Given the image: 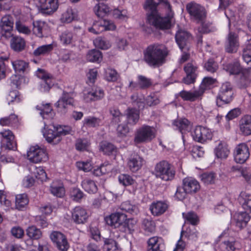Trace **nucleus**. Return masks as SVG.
I'll return each mask as SVG.
<instances>
[{
    "instance_id": "13d9d810",
    "label": "nucleus",
    "mask_w": 251,
    "mask_h": 251,
    "mask_svg": "<svg viewBox=\"0 0 251 251\" xmlns=\"http://www.w3.org/2000/svg\"><path fill=\"white\" fill-rule=\"evenodd\" d=\"M142 226L144 230L148 233H152L155 230V223L151 219H144Z\"/></svg>"
},
{
    "instance_id": "b1692460",
    "label": "nucleus",
    "mask_w": 251,
    "mask_h": 251,
    "mask_svg": "<svg viewBox=\"0 0 251 251\" xmlns=\"http://www.w3.org/2000/svg\"><path fill=\"white\" fill-rule=\"evenodd\" d=\"M240 134L244 136L251 135V115H245L239 121Z\"/></svg>"
},
{
    "instance_id": "dca6fc26",
    "label": "nucleus",
    "mask_w": 251,
    "mask_h": 251,
    "mask_svg": "<svg viewBox=\"0 0 251 251\" xmlns=\"http://www.w3.org/2000/svg\"><path fill=\"white\" fill-rule=\"evenodd\" d=\"M116 28L114 23L110 20H102L94 22L92 26L88 28V31L95 34H99L106 30H114Z\"/></svg>"
},
{
    "instance_id": "0e129e2a",
    "label": "nucleus",
    "mask_w": 251,
    "mask_h": 251,
    "mask_svg": "<svg viewBox=\"0 0 251 251\" xmlns=\"http://www.w3.org/2000/svg\"><path fill=\"white\" fill-rule=\"evenodd\" d=\"M242 57L244 60L250 66L248 70L251 69V44H248L243 50Z\"/></svg>"
},
{
    "instance_id": "f257e3e1",
    "label": "nucleus",
    "mask_w": 251,
    "mask_h": 251,
    "mask_svg": "<svg viewBox=\"0 0 251 251\" xmlns=\"http://www.w3.org/2000/svg\"><path fill=\"white\" fill-rule=\"evenodd\" d=\"M144 8L147 24L159 30L171 28L174 13L168 0H146Z\"/></svg>"
},
{
    "instance_id": "338daca9",
    "label": "nucleus",
    "mask_w": 251,
    "mask_h": 251,
    "mask_svg": "<svg viewBox=\"0 0 251 251\" xmlns=\"http://www.w3.org/2000/svg\"><path fill=\"white\" fill-rule=\"evenodd\" d=\"M119 77L120 75L115 69H108L106 72L105 78L109 82H116Z\"/></svg>"
},
{
    "instance_id": "e2e57ef3",
    "label": "nucleus",
    "mask_w": 251,
    "mask_h": 251,
    "mask_svg": "<svg viewBox=\"0 0 251 251\" xmlns=\"http://www.w3.org/2000/svg\"><path fill=\"white\" fill-rule=\"evenodd\" d=\"M45 22L42 21H35L33 23V32L36 36L42 37H43V29L45 26Z\"/></svg>"
},
{
    "instance_id": "5fc2aeb1",
    "label": "nucleus",
    "mask_w": 251,
    "mask_h": 251,
    "mask_svg": "<svg viewBox=\"0 0 251 251\" xmlns=\"http://www.w3.org/2000/svg\"><path fill=\"white\" fill-rule=\"evenodd\" d=\"M16 207L18 209L24 207L28 203L27 196L25 194H19L16 196Z\"/></svg>"
},
{
    "instance_id": "423d86ee",
    "label": "nucleus",
    "mask_w": 251,
    "mask_h": 251,
    "mask_svg": "<svg viewBox=\"0 0 251 251\" xmlns=\"http://www.w3.org/2000/svg\"><path fill=\"white\" fill-rule=\"evenodd\" d=\"M154 170L157 177L164 181L173 180L176 175V171L172 165L166 160L157 163Z\"/></svg>"
},
{
    "instance_id": "f8f14e48",
    "label": "nucleus",
    "mask_w": 251,
    "mask_h": 251,
    "mask_svg": "<svg viewBox=\"0 0 251 251\" xmlns=\"http://www.w3.org/2000/svg\"><path fill=\"white\" fill-rule=\"evenodd\" d=\"M186 76L182 79V82L187 85L194 84L198 76V66L194 61L186 63L183 67Z\"/></svg>"
},
{
    "instance_id": "393cba45",
    "label": "nucleus",
    "mask_w": 251,
    "mask_h": 251,
    "mask_svg": "<svg viewBox=\"0 0 251 251\" xmlns=\"http://www.w3.org/2000/svg\"><path fill=\"white\" fill-rule=\"evenodd\" d=\"M168 208V204L165 201H156L151 203L150 206L151 213L155 216L164 214Z\"/></svg>"
},
{
    "instance_id": "e433bc0d",
    "label": "nucleus",
    "mask_w": 251,
    "mask_h": 251,
    "mask_svg": "<svg viewBox=\"0 0 251 251\" xmlns=\"http://www.w3.org/2000/svg\"><path fill=\"white\" fill-rule=\"evenodd\" d=\"M91 145L90 141L86 138H79L75 143V149L79 151H88Z\"/></svg>"
},
{
    "instance_id": "473e14b6",
    "label": "nucleus",
    "mask_w": 251,
    "mask_h": 251,
    "mask_svg": "<svg viewBox=\"0 0 251 251\" xmlns=\"http://www.w3.org/2000/svg\"><path fill=\"white\" fill-rule=\"evenodd\" d=\"M86 58L89 62L99 63L102 60V53L98 50L92 49L87 52Z\"/></svg>"
},
{
    "instance_id": "4468645a",
    "label": "nucleus",
    "mask_w": 251,
    "mask_h": 251,
    "mask_svg": "<svg viewBox=\"0 0 251 251\" xmlns=\"http://www.w3.org/2000/svg\"><path fill=\"white\" fill-rule=\"evenodd\" d=\"M70 213L71 216L67 214L68 217L66 219L71 218L75 224H84L87 222L89 216L86 210L80 206H75L70 211Z\"/></svg>"
},
{
    "instance_id": "0eeeda50",
    "label": "nucleus",
    "mask_w": 251,
    "mask_h": 251,
    "mask_svg": "<svg viewBox=\"0 0 251 251\" xmlns=\"http://www.w3.org/2000/svg\"><path fill=\"white\" fill-rule=\"evenodd\" d=\"M224 68L230 75H238L241 74L240 81L243 85L246 87L250 82L248 75L240 65L238 60L235 59L233 61L227 63L224 65Z\"/></svg>"
},
{
    "instance_id": "69168bd1",
    "label": "nucleus",
    "mask_w": 251,
    "mask_h": 251,
    "mask_svg": "<svg viewBox=\"0 0 251 251\" xmlns=\"http://www.w3.org/2000/svg\"><path fill=\"white\" fill-rule=\"evenodd\" d=\"M84 193L77 188H72L70 190V196L72 199L75 201L79 202L83 197Z\"/></svg>"
},
{
    "instance_id": "c756f323",
    "label": "nucleus",
    "mask_w": 251,
    "mask_h": 251,
    "mask_svg": "<svg viewBox=\"0 0 251 251\" xmlns=\"http://www.w3.org/2000/svg\"><path fill=\"white\" fill-rule=\"evenodd\" d=\"M83 127L87 128H98L102 125V120L98 117L89 116L82 121Z\"/></svg>"
},
{
    "instance_id": "5701e85b",
    "label": "nucleus",
    "mask_w": 251,
    "mask_h": 251,
    "mask_svg": "<svg viewBox=\"0 0 251 251\" xmlns=\"http://www.w3.org/2000/svg\"><path fill=\"white\" fill-rule=\"evenodd\" d=\"M124 116L127 125L135 126L139 120L140 112L135 107H129L125 110Z\"/></svg>"
},
{
    "instance_id": "f03ea898",
    "label": "nucleus",
    "mask_w": 251,
    "mask_h": 251,
    "mask_svg": "<svg viewBox=\"0 0 251 251\" xmlns=\"http://www.w3.org/2000/svg\"><path fill=\"white\" fill-rule=\"evenodd\" d=\"M106 224L117 231L126 234H131L134 231L137 223L132 218H127V215L123 212H116L104 218Z\"/></svg>"
},
{
    "instance_id": "c85d7f7f",
    "label": "nucleus",
    "mask_w": 251,
    "mask_h": 251,
    "mask_svg": "<svg viewBox=\"0 0 251 251\" xmlns=\"http://www.w3.org/2000/svg\"><path fill=\"white\" fill-rule=\"evenodd\" d=\"M190 122L185 118H177L173 122V125L176 126L182 134L190 130Z\"/></svg>"
},
{
    "instance_id": "4d7b16f0",
    "label": "nucleus",
    "mask_w": 251,
    "mask_h": 251,
    "mask_svg": "<svg viewBox=\"0 0 251 251\" xmlns=\"http://www.w3.org/2000/svg\"><path fill=\"white\" fill-rule=\"evenodd\" d=\"M130 99L132 101V104L136 106L137 110H143L145 106V103L144 99L139 98L138 94H133L131 96Z\"/></svg>"
},
{
    "instance_id": "412c9836",
    "label": "nucleus",
    "mask_w": 251,
    "mask_h": 251,
    "mask_svg": "<svg viewBox=\"0 0 251 251\" xmlns=\"http://www.w3.org/2000/svg\"><path fill=\"white\" fill-rule=\"evenodd\" d=\"M182 186L184 191L188 194L193 195L200 190L201 186L199 182L195 178L185 177L182 180Z\"/></svg>"
},
{
    "instance_id": "4c0bfd02",
    "label": "nucleus",
    "mask_w": 251,
    "mask_h": 251,
    "mask_svg": "<svg viewBox=\"0 0 251 251\" xmlns=\"http://www.w3.org/2000/svg\"><path fill=\"white\" fill-rule=\"evenodd\" d=\"M215 155L218 158H226L228 156L229 151L226 145H224L221 142L214 150Z\"/></svg>"
},
{
    "instance_id": "4be33fe9",
    "label": "nucleus",
    "mask_w": 251,
    "mask_h": 251,
    "mask_svg": "<svg viewBox=\"0 0 251 251\" xmlns=\"http://www.w3.org/2000/svg\"><path fill=\"white\" fill-rule=\"evenodd\" d=\"M40 11L46 15H50L55 11L58 8L57 0H39Z\"/></svg>"
},
{
    "instance_id": "c03bdc74",
    "label": "nucleus",
    "mask_w": 251,
    "mask_h": 251,
    "mask_svg": "<svg viewBox=\"0 0 251 251\" xmlns=\"http://www.w3.org/2000/svg\"><path fill=\"white\" fill-rule=\"evenodd\" d=\"M74 95V88L70 87L69 91L64 90V109L66 108V105H69L72 106H74L75 100L73 98Z\"/></svg>"
},
{
    "instance_id": "7c9ffc66",
    "label": "nucleus",
    "mask_w": 251,
    "mask_h": 251,
    "mask_svg": "<svg viewBox=\"0 0 251 251\" xmlns=\"http://www.w3.org/2000/svg\"><path fill=\"white\" fill-rule=\"evenodd\" d=\"M11 49L16 52H21L25 50V41L19 36L13 37L10 41Z\"/></svg>"
},
{
    "instance_id": "680f3d73",
    "label": "nucleus",
    "mask_w": 251,
    "mask_h": 251,
    "mask_svg": "<svg viewBox=\"0 0 251 251\" xmlns=\"http://www.w3.org/2000/svg\"><path fill=\"white\" fill-rule=\"evenodd\" d=\"M237 244L235 241H225L221 244V247L223 249V251H239V249L237 247Z\"/></svg>"
},
{
    "instance_id": "a18cd8bd",
    "label": "nucleus",
    "mask_w": 251,
    "mask_h": 251,
    "mask_svg": "<svg viewBox=\"0 0 251 251\" xmlns=\"http://www.w3.org/2000/svg\"><path fill=\"white\" fill-rule=\"evenodd\" d=\"M216 177V174L212 172L203 173L200 176L201 181L206 185L214 184Z\"/></svg>"
},
{
    "instance_id": "ea45409f",
    "label": "nucleus",
    "mask_w": 251,
    "mask_h": 251,
    "mask_svg": "<svg viewBox=\"0 0 251 251\" xmlns=\"http://www.w3.org/2000/svg\"><path fill=\"white\" fill-rule=\"evenodd\" d=\"M120 209L132 215H137L139 212L137 206L132 204L129 201L123 202L120 205Z\"/></svg>"
},
{
    "instance_id": "37998d69",
    "label": "nucleus",
    "mask_w": 251,
    "mask_h": 251,
    "mask_svg": "<svg viewBox=\"0 0 251 251\" xmlns=\"http://www.w3.org/2000/svg\"><path fill=\"white\" fill-rule=\"evenodd\" d=\"M26 234L30 239L33 240H38L42 236V233L40 229L34 226H29L26 229Z\"/></svg>"
},
{
    "instance_id": "09e8293b",
    "label": "nucleus",
    "mask_w": 251,
    "mask_h": 251,
    "mask_svg": "<svg viewBox=\"0 0 251 251\" xmlns=\"http://www.w3.org/2000/svg\"><path fill=\"white\" fill-rule=\"evenodd\" d=\"M148 251H156L160 247H164V244L160 243L159 239L157 237H152L150 238L148 241Z\"/></svg>"
},
{
    "instance_id": "20e7f679",
    "label": "nucleus",
    "mask_w": 251,
    "mask_h": 251,
    "mask_svg": "<svg viewBox=\"0 0 251 251\" xmlns=\"http://www.w3.org/2000/svg\"><path fill=\"white\" fill-rule=\"evenodd\" d=\"M239 201L245 211L240 212L236 215V225L242 228L246 226L250 220L249 214L251 213V195L241 193Z\"/></svg>"
},
{
    "instance_id": "3c124183",
    "label": "nucleus",
    "mask_w": 251,
    "mask_h": 251,
    "mask_svg": "<svg viewBox=\"0 0 251 251\" xmlns=\"http://www.w3.org/2000/svg\"><path fill=\"white\" fill-rule=\"evenodd\" d=\"M118 180L120 184L124 186L133 185L134 183L136 182L135 180L131 176L125 174H120L118 176Z\"/></svg>"
},
{
    "instance_id": "bb28decb",
    "label": "nucleus",
    "mask_w": 251,
    "mask_h": 251,
    "mask_svg": "<svg viewBox=\"0 0 251 251\" xmlns=\"http://www.w3.org/2000/svg\"><path fill=\"white\" fill-rule=\"evenodd\" d=\"M239 47L237 36L234 33L230 32L228 34L227 42L225 46V50L228 53L236 52Z\"/></svg>"
},
{
    "instance_id": "052dcab7",
    "label": "nucleus",
    "mask_w": 251,
    "mask_h": 251,
    "mask_svg": "<svg viewBox=\"0 0 251 251\" xmlns=\"http://www.w3.org/2000/svg\"><path fill=\"white\" fill-rule=\"evenodd\" d=\"M12 63L16 72H24L28 68V63L23 60H16L12 62Z\"/></svg>"
},
{
    "instance_id": "9b49d317",
    "label": "nucleus",
    "mask_w": 251,
    "mask_h": 251,
    "mask_svg": "<svg viewBox=\"0 0 251 251\" xmlns=\"http://www.w3.org/2000/svg\"><path fill=\"white\" fill-rule=\"evenodd\" d=\"M191 134L194 141L201 144L211 141L213 137V133L210 128L200 125L195 127Z\"/></svg>"
},
{
    "instance_id": "774afa93",
    "label": "nucleus",
    "mask_w": 251,
    "mask_h": 251,
    "mask_svg": "<svg viewBox=\"0 0 251 251\" xmlns=\"http://www.w3.org/2000/svg\"><path fill=\"white\" fill-rule=\"evenodd\" d=\"M113 17L117 20L124 21L128 18L127 11L126 10H120L118 8L114 9L112 11Z\"/></svg>"
},
{
    "instance_id": "de8ad7c7",
    "label": "nucleus",
    "mask_w": 251,
    "mask_h": 251,
    "mask_svg": "<svg viewBox=\"0 0 251 251\" xmlns=\"http://www.w3.org/2000/svg\"><path fill=\"white\" fill-rule=\"evenodd\" d=\"M203 68L208 72L214 73L218 70L219 65L213 58H210L205 62Z\"/></svg>"
},
{
    "instance_id": "6e6552de",
    "label": "nucleus",
    "mask_w": 251,
    "mask_h": 251,
    "mask_svg": "<svg viewBox=\"0 0 251 251\" xmlns=\"http://www.w3.org/2000/svg\"><path fill=\"white\" fill-rule=\"evenodd\" d=\"M186 9L190 15V19L197 24H199L206 18L207 12L205 9L199 4L194 2H189L187 4Z\"/></svg>"
},
{
    "instance_id": "603ef678",
    "label": "nucleus",
    "mask_w": 251,
    "mask_h": 251,
    "mask_svg": "<svg viewBox=\"0 0 251 251\" xmlns=\"http://www.w3.org/2000/svg\"><path fill=\"white\" fill-rule=\"evenodd\" d=\"M36 109L40 111V114L44 119L48 118L50 115L52 116L51 112L52 109L50 103L38 105L36 106Z\"/></svg>"
},
{
    "instance_id": "cd10ccee",
    "label": "nucleus",
    "mask_w": 251,
    "mask_h": 251,
    "mask_svg": "<svg viewBox=\"0 0 251 251\" xmlns=\"http://www.w3.org/2000/svg\"><path fill=\"white\" fill-rule=\"evenodd\" d=\"M199 24L200 25L198 26L197 30L200 34H207L216 30L213 24L209 21L205 20V19L201 21Z\"/></svg>"
},
{
    "instance_id": "bf43d9fd",
    "label": "nucleus",
    "mask_w": 251,
    "mask_h": 251,
    "mask_svg": "<svg viewBox=\"0 0 251 251\" xmlns=\"http://www.w3.org/2000/svg\"><path fill=\"white\" fill-rule=\"evenodd\" d=\"M77 14L75 10L69 8L64 14V23H70L73 21L76 20Z\"/></svg>"
},
{
    "instance_id": "49530a36",
    "label": "nucleus",
    "mask_w": 251,
    "mask_h": 251,
    "mask_svg": "<svg viewBox=\"0 0 251 251\" xmlns=\"http://www.w3.org/2000/svg\"><path fill=\"white\" fill-rule=\"evenodd\" d=\"M37 76L39 78L43 80L47 88H50L52 85L51 80V75L46 72L45 70L41 69H38L37 71Z\"/></svg>"
},
{
    "instance_id": "a878e982",
    "label": "nucleus",
    "mask_w": 251,
    "mask_h": 251,
    "mask_svg": "<svg viewBox=\"0 0 251 251\" xmlns=\"http://www.w3.org/2000/svg\"><path fill=\"white\" fill-rule=\"evenodd\" d=\"M104 96V91L100 88H97L95 90L92 89V91L85 93L83 98L86 102L89 103L92 101L100 100Z\"/></svg>"
},
{
    "instance_id": "7ed1b4c3",
    "label": "nucleus",
    "mask_w": 251,
    "mask_h": 251,
    "mask_svg": "<svg viewBox=\"0 0 251 251\" xmlns=\"http://www.w3.org/2000/svg\"><path fill=\"white\" fill-rule=\"evenodd\" d=\"M143 60L150 66L157 67L161 65L168 55L166 49H162L157 44L148 46L143 51Z\"/></svg>"
},
{
    "instance_id": "2f4dec72",
    "label": "nucleus",
    "mask_w": 251,
    "mask_h": 251,
    "mask_svg": "<svg viewBox=\"0 0 251 251\" xmlns=\"http://www.w3.org/2000/svg\"><path fill=\"white\" fill-rule=\"evenodd\" d=\"M3 139L2 142L6 143V147L9 150H14L16 148V143L14 141V136L9 130H5L1 132Z\"/></svg>"
},
{
    "instance_id": "2eb2a0df",
    "label": "nucleus",
    "mask_w": 251,
    "mask_h": 251,
    "mask_svg": "<svg viewBox=\"0 0 251 251\" xmlns=\"http://www.w3.org/2000/svg\"><path fill=\"white\" fill-rule=\"evenodd\" d=\"M234 159L239 164L244 163L250 156L249 149L248 145L245 143L237 145L233 151Z\"/></svg>"
},
{
    "instance_id": "79ce46f5",
    "label": "nucleus",
    "mask_w": 251,
    "mask_h": 251,
    "mask_svg": "<svg viewBox=\"0 0 251 251\" xmlns=\"http://www.w3.org/2000/svg\"><path fill=\"white\" fill-rule=\"evenodd\" d=\"M50 238L57 249L63 251L61 248L63 243V234L60 232L54 231L51 233Z\"/></svg>"
},
{
    "instance_id": "39448f33",
    "label": "nucleus",
    "mask_w": 251,
    "mask_h": 251,
    "mask_svg": "<svg viewBox=\"0 0 251 251\" xmlns=\"http://www.w3.org/2000/svg\"><path fill=\"white\" fill-rule=\"evenodd\" d=\"M233 87L230 82L223 83L220 88L216 97V105L218 107H224L229 104L233 100Z\"/></svg>"
},
{
    "instance_id": "a211bd4d",
    "label": "nucleus",
    "mask_w": 251,
    "mask_h": 251,
    "mask_svg": "<svg viewBox=\"0 0 251 251\" xmlns=\"http://www.w3.org/2000/svg\"><path fill=\"white\" fill-rule=\"evenodd\" d=\"M14 22L12 17L10 15L3 16L0 23L1 36L6 39H9L13 36L12 31Z\"/></svg>"
},
{
    "instance_id": "9d476101",
    "label": "nucleus",
    "mask_w": 251,
    "mask_h": 251,
    "mask_svg": "<svg viewBox=\"0 0 251 251\" xmlns=\"http://www.w3.org/2000/svg\"><path fill=\"white\" fill-rule=\"evenodd\" d=\"M61 128L60 125L55 126L53 125H45L43 135L48 143L56 145L61 141L63 130H58Z\"/></svg>"
},
{
    "instance_id": "8fccbe9b",
    "label": "nucleus",
    "mask_w": 251,
    "mask_h": 251,
    "mask_svg": "<svg viewBox=\"0 0 251 251\" xmlns=\"http://www.w3.org/2000/svg\"><path fill=\"white\" fill-rule=\"evenodd\" d=\"M198 232L194 226L192 228L188 227L185 231L182 230L181 232V237H182L184 234L185 237L189 240L196 241L198 237Z\"/></svg>"
},
{
    "instance_id": "72a5a7b5",
    "label": "nucleus",
    "mask_w": 251,
    "mask_h": 251,
    "mask_svg": "<svg viewBox=\"0 0 251 251\" xmlns=\"http://www.w3.org/2000/svg\"><path fill=\"white\" fill-rule=\"evenodd\" d=\"M100 150L103 152L104 154L108 156L115 155L117 152V147L113 144L107 141L101 142L100 145Z\"/></svg>"
},
{
    "instance_id": "aec40b11",
    "label": "nucleus",
    "mask_w": 251,
    "mask_h": 251,
    "mask_svg": "<svg viewBox=\"0 0 251 251\" xmlns=\"http://www.w3.org/2000/svg\"><path fill=\"white\" fill-rule=\"evenodd\" d=\"M145 160L138 153H132L130 155L127 161V166L129 170L133 173H136L141 169Z\"/></svg>"
},
{
    "instance_id": "58836bf2",
    "label": "nucleus",
    "mask_w": 251,
    "mask_h": 251,
    "mask_svg": "<svg viewBox=\"0 0 251 251\" xmlns=\"http://www.w3.org/2000/svg\"><path fill=\"white\" fill-rule=\"evenodd\" d=\"M103 251H119L118 243L111 238H105L103 246Z\"/></svg>"
},
{
    "instance_id": "f704fd0d",
    "label": "nucleus",
    "mask_w": 251,
    "mask_h": 251,
    "mask_svg": "<svg viewBox=\"0 0 251 251\" xmlns=\"http://www.w3.org/2000/svg\"><path fill=\"white\" fill-rule=\"evenodd\" d=\"M84 190L89 194H95L98 191V187L95 182L90 179L85 178L81 182Z\"/></svg>"
},
{
    "instance_id": "c9c22d12",
    "label": "nucleus",
    "mask_w": 251,
    "mask_h": 251,
    "mask_svg": "<svg viewBox=\"0 0 251 251\" xmlns=\"http://www.w3.org/2000/svg\"><path fill=\"white\" fill-rule=\"evenodd\" d=\"M111 11L110 8L104 3H99L94 7L95 14L99 18H103Z\"/></svg>"
},
{
    "instance_id": "6ab92c4d",
    "label": "nucleus",
    "mask_w": 251,
    "mask_h": 251,
    "mask_svg": "<svg viewBox=\"0 0 251 251\" xmlns=\"http://www.w3.org/2000/svg\"><path fill=\"white\" fill-rule=\"evenodd\" d=\"M204 93V89H200L193 92L183 90L175 95L176 98L180 97L184 101L193 102L199 99Z\"/></svg>"
},
{
    "instance_id": "864d4df0",
    "label": "nucleus",
    "mask_w": 251,
    "mask_h": 251,
    "mask_svg": "<svg viewBox=\"0 0 251 251\" xmlns=\"http://www.w3.org/2000/svg\"><path fill=\"white\" fill-rule=\"evenodd\" d=\"M137 80L139 81L140 90L147 89L152 84V82L151 78H149L142 75H139L137 76Z\"/></svg>"
},
{
    "instance_id": "1a4fd4ad",
    "label": "nucleus",
    "mask_w": 251,
    "mask_h": 251,
    "mask_svg": "<svg viewBox=\"0 0 251 251\" xmlns=\"http://www.w3.org/2000/svg\"><path fill=\"white\" fill-rule=\"evenodd\" d=\"M154 137L155 134L152 127L149 125H143L136 129L134 142L136 144L149 143Z\"/></svg>"
},
{
    "instance_id": "f3484780",
    "label": "nucleus",
    "mask_w": 251,
    "mask_h": 251,
    "mask_svg": "<svg viewBox=\"0 0 251 251\" xmlns=\"http://www.w3.org/2000/svg\"><path fill=\"white\" fill-rule=\"evenodd\" d=\"M192 39L193 36L190 32L181 29L178 30L175 35L176 42L181 50L188 48Z\"/></svg>"
},
{
    "instance_id": "a19ab883",
    "label": "nucleus",
    "mask_w": 251,
    "mask_h": 251,
    "mask_svg": "<svg viewBox=\"0 0 251 251\" xmlns=\"http://www.w3.org/2000/svg\"><path fill=\"white\" fill-rule=\"evenodd\" d=\"M94 44L98 49L106 50L109 49L111 44L110 41L105 37H99L94 40Z\"/></svg>"
},
{
    "instance_id": "ddd939ff",
    "label": "nucleus",
    "mask_w": 251,
    "mask_h": 251,
    "mask_svg": "<svg viewBox=\"0 0 251 251\" xmlns=\"http://www.w3.org/2000/svg\"><path fill=\"white\" fill-rule=\"evenodd\" d=\"M27 156L29 161L34 163L46 162L49 158L46 150L38 146L30 147L27 152Z\"/></svg>"
},
{
    "instance_id": "6e6d98bb",
    "label": "nucleus",
    "mask_w": 251,
    "mask_h": 251,
    "mask_svg": "<svg viewBox=\"0 0 251 251\" xmlns=\"http://www.w3.org/2000/svg\"><path fill=\"white\" fill-rule=\"evenodd\" d=\"M52 44L41 46L36 49L33 52L35 56H40L49 54L53 50Z\"/></svg>"
}]
</instances>
